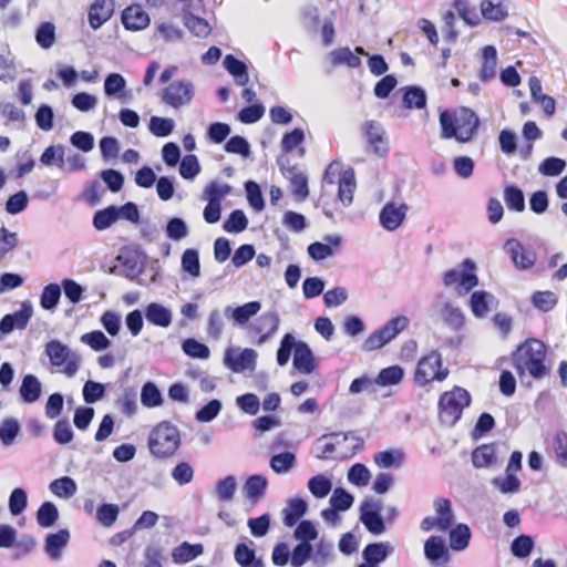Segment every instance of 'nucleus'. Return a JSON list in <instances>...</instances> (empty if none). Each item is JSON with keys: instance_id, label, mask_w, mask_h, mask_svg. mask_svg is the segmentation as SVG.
<instances>
[{"instance_id": "nucleus-1", "label": "nucleus", "mask_w": 567, "mask_h": 567, "mask_svg": "<svg viewBox=\"0 0 567 567\" xmlns=\"http://www.w3.org/2000/svg\"><path fill=\"white\" fill-rule=\"evenodd\" d=\"M546 354V344L542 340L529 338L516 348L509 360L520 378L528 373L534 380H542L550 371L545 363Z\"/></svg>"}, {"instance_id": "nucleus-2", "label": "nucleus", "mask_w": 567, "mask_h": 567, "mask_svg": "<svg viewBox=\"0 0 567 567\" xmlns=\"http://www.w3.org/2000/svg\"><path fill=\"white\" fill-rule=\"evenodd\" d=\"M441 138L456 140L458 143H468L477 134L481 125L480 117L470 107L461 106L451 112L443 110L439 114Z\"/></svg>"}, {"instance_id": "nucleus-3", "label": "nucleus", "mask_w": 567, "mask_h": 567, "mask_svg": "<svg viewBox=\"0 0 567 567\" xmlns=\"http://www.w3.org/2000/svg\"><path fill=\"white\" fill-rule=\"evenodd\" d=\"M181 432L169 421H162L153 427L148 435L147 445L156 458H168L181 447Z\"/></svg>"}, {"instance_id": "nucleus-4", "label": "nucleus", "mask_w": 567, "mask_h": 567, "mask_svg": "<svg viewBox=\"0 0 567 567\" xmlns=\"http://www.w3.org/2000/svg\"><path fill=\"white\" fill-rule=\"evenodd\" d=\"M472 401L467 390L454 386L444 392L439 400V415L442 424L454 426L462 417L463 410L470 406Z\"/></svg>"}, {"instance_id": "nucleus-5", "label": "nucleus", "mask_w": 567, "mask_h": 567, "mask_svg": "<svg viewBox=\"0 0 567 567\" xmlns=\"http://www.w3.org/2000/svg\"><path fill=\"white\" fill-rule=\"evenodd\" d=\"M44 355L52 368H63L61 371L68 378H73L81 368L82 358L76 351L59 339H51L44 344Z\"/></svg>"}, {"instance_id": "nucleus-6", "label": "nucleus", "mask_w": 567, "mask_h": 567, "mask_svg": "<svg viewBox=\"0 0 567 567\" xmlns=\"http://www.w3.org/2000/svg\"><path fill=\"white\" fill-rule=\"evenodd\" d=\"M410 324V319L405 316H396L390 319L380 329L373 331L363 342L362 349L371 352L381 349L392 340H394L400 332L405 330Z\"/></svg>"}, {"instance_id": "nucleus-7", "label": "nucleus", "mask_w": 567, "mask_h": 567, "mask_svg": "<svg viewBox=\"0 0 567 567\" xmlns=\"http://www.w3.org/2000/svg\"><path fill=\"white\" fill-rule=\"evenodd\" d=\"M461 267V269L453 268L445 271L442 280L446 287L456 284V293L464 296L478 285V278L475 274L476 265L471 258L464 259Z\"/></svg>"}, {"instance_id": "nucleus-8", "label": "nucleus", "mask_w": 567, "mask_h": 567, "mask_svg": "<svg viewBox=\"0 0 567 567\" xmlns=\"http://www.w3.org/2000/svg\"><path fill=\"white\" fill-rule=\"evenodd\" d=\"M442 364V354L436 350L432 351L420 359L415 371V381L420 384H426L433 380H445L449 370L443 369Z\"/></svg>"}, {"instance_id": "nucleus-9", "label": "nucleus", "mask_w": 567, "mask_h": 567, "mask_svg": "<svg viewBox=\"0 0 567 567\" xmlns=\"http://www.w3.org/2000/svg\"><path fill=\"white\" fill-rule=\"evenodd\" d=\"M381 499H374L372 497L364 498L359 507V519L372 535H381L386 529L385 520L381 515Z\"/></svg>"}, {"instance_id": "nucleus-10", "label": "nucleus", "mask_w": 567, "mask_h": 567, "mask_svg": "<svg viewBox=\"0 0 567 567\" xmlns=\"http://www.w3.org/2000/svg\"><path fill=\"white\" fill-rule=\"evenodd\" d=\"M194 97V85L189 80H177L169 83L161 93V100L166 105L179 109Z\"/></svg>"}, {"instance_id": "nucleus-11", "label": "nucleus", "mask_w": 567, "mask_h": 567, "mask_svg": "<svg viewBox=\"0 0 567 567\" xmlns=\"http://www.w3.org/2000/svg\"><path fill=\"white\" fill-rule=\"evenodd\" d=\"M503 248L518 270H528L536 264V252L532 248L525 247L517 238H508Z\"/></svg>"}, {"instance_id": "nucleus-12", "label": "nucleus", "mask_w": 567, "mask_h": 567, "mask_svg": "<svg viewBox=\"0 0 567 567\" xmlns=\"http://www.w3.org/2000/svg\"><path fill=\"white\" fill-rule=\"evenodd\" d=\"M32 313L33 308L31 302L24 301L19 310L4 315L0 320V340L14 330H22L27 328Z\"/></svg>"}, {"instance_id": "nucleus-13", "label": "nucleus", "mask_w": 567, "mask_h": 567, "mask_svg": "<svg viewBox=\"0 0 567 567\" xmlns=\"http://www.w3.org/2000/svg\"><path fill=\"white\" fill-rule=\"evenodd\" d=\"M435 306L443 322L453 331H458L465 321L462 309L451 299L437 295Z\"/></svg>"}, {"instance_id": "nucleus-14", "label": "nucleus", "mask_w": 567, "mask_h": 567, "mask_svg": "<svg viewBox=\"0 0 567 567\" xmlns=\"http://www.w3.org/2000/svg\"><path fill=\"white\" fill-rule=\"evenodd\" d=\"M363 136L372 151L378 156H386L389 153V142L383 125L377 121H367L362 126Z\"/></svg>"}, {"instance_id": "nucleus-15", "label": "nucleus", "mask_w": 567, "mask_h": 567, "mask_svg": "<svg viewBox=\"0 0 567 567\" xmlns=\"http://www.w3.org/2000/svg\"><path fill=\"white\" fill-rule=\"evenodd\" d=\"M423 553L432 566L446 565L451 561V554L442 536L432 535L424 542Z\"/></svg>"}, {"instance_id": "nucleus-16", "label": "nucleus", "mask_w": 567, "mask_h": 567, "mask_svg": "<svg viewBox=\"0 0 567 567\" xmlns=\"http://www.w3.org/2000/svg\"><path fill=\"white\" fill-rule=\"evenodd\" d=\"M257 352L246 348L239 352L227 349L224 355V364L233 372L239 373L245 370H252L256 365Z\"/></svg>"}, {"instance_id": "nucleus-17", "label": "nucleus", "mask_w": 567, "mask_h": 567, "mask_svg": "<svg viewBox=\"0 0 567 567\" xmlns=\"http://www.w3.org/2000/svg\"><path fill=\"white\" fill-rule=\"evenodd\" d=\"M409 206L404 203L396 205L394 202H388L379 214L380 225L389 230H396L406 217Z\"/></svg>"}, {"instance_id": "nucleus-18", "label": "nucleus", "mask_w": 567, "mask_h": 567, "mask_svg": "<svg viewBox=\"0 0 567 567\" xmlns=\"http://www.w3.org/2000/svg\"><path fill=\"white\" fill-rule=\"evenodd\" d=\"M115 11L114 0H94L87 10V22L93 30H99Z\"/></svg>"}, {"instance_id": "nucleus-19", "label": "nucleus", "mask_w": 567, "mask_h": 567, "mask_svg": "<svg viewBox=\"0 0 567 567\" xmlns=\"http://www.w3.org/2000/svg\"><path fill=\"white\" fill-rule=\"evenodd\" d=\"M280 318L277 311H268L260 315L250 326L251 330L259 334L258 344L265 343L278 330Z\"/></svg>"}, {"instance_id": "nucleus-20", "label": "nucleus", "mask_w": 567, "mask_h": 567, "mask_svg": "<svg viewBox=\"0 0 567 567\" xmlns=\"http://www.w3.org/2000/svg\"><path fill=\"white\" fill-rule=\"evenodd\" d=\"M121 21L126 30L141 31L150 25L151 19L141 4L134 3L123 10Z\"/></svg>"}, {"instance_id": "nucleus-21", "label": "nucleus", "mask_w": 567, "mask_h": 567, "mask_svg": "<svg viewBox=\"0 0 567 567\" xmlns=\"http://www.w3.org/2000/svg\"><path fill=\"white\" fill-rule=\"evenodd\" d=\"M260 301L254 300L237 307L227 306L224 309V315L227 319L233 320L236 324L244 326L252 317H255L260 311Z\"/></svg>"}, {"instance_id": "nucleus-22", "label": "nucleus", "mask_w": 567, "mask_h": 567, "mask_svg": "<svg viewBox=\"0 0 567 567\" xmlns=\"http://www.w3.org/2000/svg\"><path fill=\"white\" fill-rule=\"evenodd\" d=\"M292 364L293 368L302 374H311L316 370V358L307 342L299 340L296 352L293 353Z\"/></svg>"}, {"instance_id": "nucleus-23", "label": "nucleus", "mask_w": 567, "mask_h": 567, "mask_svg": "<svg viewBox=\"0 0 567 567\" xmlns=\"http://www.w3.org/2000/svg\"><path fill=\"white\" fill-rule=\"evenodd\" d=\"M42 395V383L39 378L32 373L22 377L19 386V396L21 402L32 404L40 400Z\"/></svg>"}, {"instance_id": "nucleus-24", "label": "nucleus", "mask_w": 567, "mask_h": 567, "mask_svg": "<svg viewBox=\"0 0 567 567\" xmlns=\"http://www.w3.org/2000/svg\"><path fill=\"white\" fill-rule=\"evenodd\" d=\"M70 540V532L62 528L56 533H50L44 539V551L52 560H59L62 550L66 547Z\"/></svg>"}, {"instance_id": "nucleus-25", "label": "nucleus", "mask_w": 567, "mask_h": 567, "mask_svg": "<svg viewBox=\"0 0 567 567\" xmlns=\"http://www.w3.org/2000/svg\"><path fill=\"white\" fill-rule=\"evenodd\" d=\"M336 557L334 544L331 539L321 537L313 545L312 565L315 567H327L334 561Z\"/></svg>"}, {"instance_id": "nucleus-26", "label": "nucleus", "mask_w": 567, "mask_h": 567, "mask_svg": "<svg viewBox=\"0 0 567 567\" xmlns=\"http://www.w3.org/2000/svg\"><path fill=\"white\" fill-rule=\"evenodd\" d=\"M308 512V503L302 497L290 498L282 509V522L287 527H293Z\"/></svg>"}, {"instance_id": "nucleus-27", "label": "nucleus", "mask_w": 567, "mask_h": 567, "mask_svg": "<svg viewBox=\"0 0 567 567\" xmlns=\"http://www.w3.org/2000/svg\"><path fill=\"white\" fill-rule=\"evenodd\" d=\"M146 320L157 327L167 328L173 320L172 311L158 302H151L144 310Z\"/></svg>"}, {"instance_id": "nucleus-28", "label": "nucleus", "mask_w": 567, "mask_h": 567, "mask_svg": "<svg viewBox=\"0 0 567 567\" xmlns=\"http://www.w3.org/2000/svg\"><path fill=\"white\" fill-rule=\"evenodd\" d=\"M223 65L225 70L233 76L236 85L244 86L248 83V68L244 61L237 59L233 54H227L224 58Z\"/></svg>"}, {"instance_id": "nucleus-29", "label": "nucleus", "mask_w": 567, "mask_h": 567, "mask_svg": "<svg viewBox=\"0 0 567 567\" xmlns=\"http://www.w3.org/2000/svg\"><path fill=\"white\" fill-rule=\"evenodd\" d=\"M392 551L393 547L388 542L370 543L363 548L362 558L368 563L379 566L386 560Z\"/></svg>"}, {"instance_id": "nucleus-30", "label": "nucleus", "mask_w": 567, "mask_h": 567, "mask_svg": "<svg viewBox=\"0 0 567 567\" xmlns=\"http://www.w3.org/2000/svg\"><path fill=\"white\" fill-rule=\"evenodd\" d=\"M268 480L265 475L252 474L246 478L244 493L251 503H257L266 494Z\"/></svg>"}, {"instance_id": "nucleus-31", "label": "nucleus", "mask_w": 567, "mask_h": 567, "mask_svg": "<svg viewBox=\"0 0 567 567\" xmlns=\"http://www.w3.org/2000/svg\"><path fill=\"white\" fill-rule=\"evenodd\" d=\"M403 106L408 110H423L426 107L427 95L423 87L419 85H409L403 89Z\"/></svg>"}, {"instance_id": "nucleus-32", "label": "nucleus", "mask_w": 567, "mask_h": 567, "mask_svg": "<svg viewBox=\"0 0 567 567\" xmlns=\"http://www.w3.org/2000/svg\"><path fill=\"white\" fill-rule=\"evenodd\" d=\"M286 178L289 179L291 193L296 198L305 200L309 196L308 177L306 174L299 172L297 165L288 169Z\"/></svg>"}, {"instance_id": "nucleus-33", "label": "nucleus", "mask_w": 567, "mask_h": 567, "mask_svg": "<svg viewBox=\"0 0 567 567\" xmlns=\"http://www.w3.org/2000/svg\"><path fill=\"white\" fill-rule=\"evenodd\" d=\"M354 171L348 168L340 174L338 197L343 206H350L353 202V194L355 190Z\"/></svg>"}, {"instance_id": "nucleus-34", "label": "nucleus", "mask_w": 567, "mask_h": 567, "mask_svg": "<svg viewBox=\"0 0 567 567\" xmlns=\"http://www.w3.org/2000/svg\"><path fill=\"white\" fill-rule=\"evenodd\" d=\"M483 63L480 70V79L483 82L492 80L496 74L497 50L494 45H485L482 49Z\"/></svg>"}, {"instance_id": "nucleus-35", "label": "nucleus", "mask_w": 567, "mask_h": 567, "mask_svg": "<svg viewBox=\"0 0 567 567\" xmlns=\"http://www.w3.org/2000/svg\"><path fill=\"white\" fill-rule=\"evenodd\" d=\"M204 551L202 544H190L183 542L172 550V559L175 564H186L194 560Z\"/></svg>"}, {"instance_id": "nucleus-36", "label": "nucleus", "mask_w": 567, "mask_h": 567, "mask_svg": "<svg viewBox=\"0 0 567 567\" xmlns=\"http://www.w3.org/2000/svg\"><path fill=\"white\" fill-rule=\"evenodd\" d=\"M434 507L437 514V528L442 532L447 530L453 525L455 518L451 501L445 497H437L434 501Z\"/></svg>"}, {"instance_id": "nucleus-37", "label": "nucleus", "mask_w": 567, "mask_h": 567, "mask_svg": "<svg viewBox=\"0 0 567 567\" xmlns=\"http://www.w3.org/2000/svg\"><path fill=\"white\" fill-rule=\"evenodd\" d=\"M472 533L468 525L460 523L449 533L450 548L455 551L464 550L471 540Z\"/></svg>"}, {"instance_id": "nucleus-38", "label": "nucleus", "mask_w": 567, "mask_h": 567, "mask_svg": "<svg viewBox=\"0 0 567 567\" xmlns=\"http://www.w3.org/2000/svg\"><path fill=\"white\" fill-rule=\"evenodd\" d=\"M405 454L400 449H391L378 452L373 455L374 463L380 468L400 467L404 461Z\"/></svg>"}, {"instance_id": "nucleus-39", "label": "nucleus", "mask_w": 567, "mask_h": 567, "mask_svg": "<svg viewBox=\"0 0 567 567\" xmlns=\"http://www.w3.org/2000/svg\"><path fill=\"white\" fill-rule=\"evenodd\" d=\"M126 89V80L120 73L113 72L106 75L104 80V94L107 97L123 100L126 97L124 91Z\"/></svg>"}, {"instance_id": "nucleus-40", "label": "nucleus", "mask_w": 567, "mask_h": 567, "mask_svg": "<svg viewBox=\"0 0 567 567\" xmlns=\"http://www.w3.org/2000/svg\"><path fill=\"white\" fill-rule=\"evenodd\" d=\"M330 62L333 66L347 65L352 69H357L361 65V59L348 47L332 50L329 53Z\"/></svg>"}, {"instance_id": "nucleus-41", "label": "nucleus", "mask_w": 567, "mask_h": 567, "mask_svg": "<svg viewBox=\"0 0 567 567\" xmlns=\"http://www.w3.org/2000/svg\"><path fill=\"white\" fill-rule=\"evenodd\" d=\"M141 403L147 409L161 406L164 398L157 384L153 381H146L141 389Z\"/></svg>"}, {"instance_id": "nucleus-42", "label": "nucleus", "mask_w": 567, "mask_h": 567, "mask_svg": "<svg viewBox=\"0 0 567 567\" xmlns=\"http://www.w3.org/2000/svg\"><path fill=\"white\" fill-rule=\"evenodd\" d=\"M332 487L331 478L324 474L313 475L307 482V488L310 494L319 499L327 497L332 491Z\"/></svg>"}, {"instance_id": "nucleus-43", "label": "nucleus", "mask_w": 567, "mask_h": 567, "mask_svg": "<svg viewBox=\"0 0 567 567\" xmlns=\"http://www.w3.org/2000/svg\"><path fill=\"white\" fill-rule=\"evenodd\" d=\"M496 462L493 444H482L473 450L472 463L475 468L489 467Z\"/></svg>"}, {"instance_id": "nucleus-44", "label": "nucleus", "mask_w": 567, "mask_h": 567, "mask_svg": "<svg viewBox=\"0 0 567 567\" xmlns=\"http://www.w3.org/2000/svg\"><path fill=\"white\" fill-rule=\"evenodd\" d=\"M35 518L40 527L50 528L59 519V509L54 503L45 501L38 508Z\"/></svg>"}, {"instance_id": "nucleus-45", "label": "nucleus", "mask_w": 567, "mask_h": 567, "mask_svg": "<svg viewBox=\"0 0 567 567\" xmlns=\"http://www.w3.org/2000/svg\"><path fill=\"white\" fill-rule=\"evenodd\" d=\"M61 287L59 284L51 282L43 287L40 296V306L47 311H54L61 299Z\"/></svg>"}, {"instance_id": "nucleus-46", "label": "nucleus", "mask_w": 567, "mask_h": 567, "mask_svg": "<svg viewBox=\"0 0 567 567\" xmlns=\"http://www.w3.org/2000/svg\"><path fill=\"white\" fill-rule=\"evenodd\" d=\"M504 202L509 210L516 213L525 210V196L517 185L511 184L504 187Z\"/></svg>"}, {"instance_id": "nucleus-47", "label": "nucleus", "mask_w": 567, "mask_h": 567, "mask_svg": "<svg viewBox=\"0 0 567 567\" xmlns=\"http://www.w3.org/2000/svg\"><path fill=\"white\" fill-rule=\"evenodd\" d=\"M49 488L55 496L68 499L76 493L78 486L72 477L62 476L53 480Z\"/></svg>"}, {"instance_id": "nucleus-48", "label": "nucleus", "mask_w": 567, "mask_h": 567, "mask_svg": "<svg viewBox=\"0 0 567 567\" xmlns=\"http://www.w3.org/2000/svg\"><path fill=\"white\" fill-rule=\"evenodd\" d=\"M237 491V480L234 475L219 478L215 484V493L218 501L228 503L234 499Z\"/></svg>"}, {"instance_id": "nucleus-49", "label": "nucleus", "mask_w": 567, "mask_h": 567, "mask_svg": "<svg viewBox=\"0 0 567 567\" xmlns=\"http://www.w3.org/2000/svg\"><path fill=\"white\" fill-rule=\"evenodd\" d=\"M65 148L63 145H50L48 146L40 156V163L44 166H58L63 169L65 165L64 159Z\"/></svg>"}, {"instance_id": "nucleus-50", "label": "nucleus", "mask_w": 567, "mask_h": 567, "mask_svg": "<svg viewBox=\"0 0 567 567\" xmlns=\"http://www.w3.org/2000/svg\"><path fill=\"white\" fill-rule=\"evenodd\" d=\"M404 377V370L400 365H391L382 369L377 378L374 379V383L380 386H390L399 384Z\"/></svg>"}, {"instance_id": "nucleus-51", "label": "nucleus", "mask_w": 567, "mask_h": 567, "mask_svg": "<svg viewBox=\"0 0 567 567\" xmlns=\"http://www.w3.org/2000/svg\"><path fill=\"white\" fill-rule=\"evenodd\" d=\"M246 198L249 206L257 213L265 209V198L260 185L255 181H247L244 184Z\"/></svg>"}, {"instance_id": "nucleus-52", "label": "nucleus", "mask_w": 567, "mask_h": 567, "mask_svg": "<svg viewBox=\"0 0 567 567\" xmlns=\"http://www.w3.org/2000/svg\"><path fill=\"white\" fill-rule=\"evenodd\" d=\"M298 343L299 341L296 340L295 336L291 332H287L284 334L276 354L278 365L285 367L289 362L291 352H296Z\"/></svg>"}, {"instance_id": "nucleus-53", "label": "nucleus", "mask_w": 567, "mask_h": 567, "mask_svg": "<svg viewBox=\"0 0 567 567\" xmlns=\"http://www.w3.org/2000/svg\"><path fill=\"white\" fill-rule=\"evenodd\" d=\"M38 45L44 50L53 47L56 40L55 25L52 22H41L34 34Z\"/></svg>"}, {"instance_id": "nucleus-54", "label": "nucleus", "mask_w": 567, "mask_h": 567, "mask_svg": "<svg viewBox=\"0 0 567 567\" xmlns=\"http://www.w3.org/2000/svg\"><path fill=\"white\" fill-rule=\"evenodd\" d=\"M493 298V295L485 290L474 291L471 295L468 302L474 317L483 318L487 313L489 300Z\"/></svg>"}, {"instance_id": "nucleus-55", "label": "nucleus", "mask_w": 567, "mask_h": 567, "mask_svg": "<svg viewBox=\"0 0 567 567\" xmlns=\"http://www.w3.org/2000/svg\"><path fill=\"white\" fill-rule=\"evenodd\" d=\"M269 465L277 474L288 473L296 465V455L290 451L274 454L270 457Z\"/></svg>"}, {"instance_id": "nucleus-56", "label": "nucleus", "mask_w": 567, "mask_h": 567, "mask_svg": "<svg viewBox=\"0 0 567 567\" xmlns=\"http://www.w3.org/2000/svg\"><path fill=\"white\" fill-rule=\"evenodd\" d=\"M116 221L117 215L115 214V205H110L103 209L96 210L92 218V225L99 231L110 228Z\"/></svg>"}, {"instance_id": "nucleus-57", "label": "nucleus", "mask_w": 567, "mask_h": 567, "mask_svg": "<svg viewBox=\"0 0 567 567\" xmlns=\"http://www.w3.org/2000/svg\"><path fill=\"white\" fill-rule=\"evenodd\" d=\"M248 218L241 209L233 210L223 224V229L229 234H239L247 229Z\"/></svg>"}, {"instance_id": "nucleus-58", "label": "nucleus", "mask_w": 567, "mask_h": 567, "mask_svg": "<svg viewBox=\"0 0 567 567\" xmlns=\"http://www.w3.org/2000/svg\"><path fill=\"white\" fill-rule=\"evenodd\" d=\"M318 529L312 520L302 519L296 524L293 530V538L298 543L312 544L318 538Z\"/></svg>"}, {"instance_id": "nucleus-59", "label": "nucleus", "mask_w": 567, "mask_h": 567, "mask_svg": "<svg viewBox=\"0 0 567 567\" xmlns=\"http://www.w3.org/2000/svg\"><path fill=\"white\" fill-rule=\"evenodd\" d=\"M481 14L489 21H503L508 17L507 9L502 3H494L492 0L481 1Z\"/></svg>"}, {"instance_id": "nucleus-60", "label": "nucleus", "mask_w": 567, "mask_h": 567, "mask_svg": "<svg viewBox=\"0 0 567 567\" xmlns=\"http://www.w3.org/2000/svg\"><path fill=\"white\" fill-rule=\"evenodd\" d=\"M182 269L184 272L196 278L200 275L199 252L195 248H187L184 250L181 259Z\"/></svg>"}, {"instance_id": "nucleus-61", "label": "nucleus", "mask_w": 567, "mask_h": 567, "mask_svg": "<svg viewBox=\"0 0 567 567\" xmlns=\"http://www.w3.org/2000/svg\"><path fill=\"white\" fill-rule=\"evenodd\" d=\"M534 546V538L529 535L522 534L512 540L511 551L514 557L524 559L530 555Z\"/></svg>"}, {"instance_id": "nucleus-62", "label": "nucleus", "mask_w": 567, "mask_h": 567, "mask_svg": "<svg viewBox=\"0 0 567 567\" xmlns=\"http://www.w3.org/2000/svg\"><path fill=\"white\" fill-rule=\"evenodd\" d=\"M21 430L20 423L14 417H7L0 424V440L4 446L14 443Z\"/></svg>"}, {"instance_id": "nucleus-63", "label": "nucleus", "mask_w": 567, "mask_h": 567, "mask_svg": "<svg viewBox=\"0 0 567 567\" xmlns=\"http://www.w3.org/2000/svg\"><path fill=\"white\" fill-rule=\"evenodd\" d=\"M567 166L564 158L549 156L543 159L538 165V173L543 176L554 177L560 175Z\"/></svg>"}, {"instance_id": "nucleus-64", "label": "nucleus", "mask_w": 567, "mask_h": 567, "mask_svg": "<svg viewBox=\"0 0 567 567\" xmlns=\"http://www.w3.org/2000/svg\"><path fill=\"white\" fill-rule=\"evenodd\" d=\"M182 350L186 355L193 359L205 360L208 359L210 354L209 348L195 338L185 339L182 342Z\"/></svg>"}]
</instances>
